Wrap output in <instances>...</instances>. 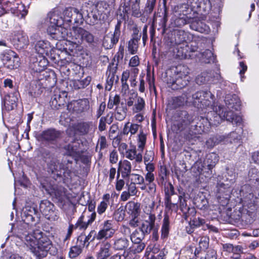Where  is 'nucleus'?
<instances>
[{
    "mask_svg": "<svg viewBox=\"0 0 259 259\" xmlns=\"http://www.w3.org/2000/svg\"><path fill=\"white\" fill-rule=\"evenodd\" d=\"M41 72H40L39 76L37 77V79L31 81L29 86L27 87L26 93L31 98L39 97L45 88L44 84L46 80L41 77ZM42 76H44V74H42Z\"/></svg>",
    "mask_w": 259,
    "mask_h": 259,
    "instance_id": "nucleus-8",
    "label": "nucleus"
},
{
    "mask_svg": "<svg viewBox=\"0 0 259 259\" xmlns=\"http://www.w3.org/2000/svg\"><path fill=\"white\" fill-rule=\"evenodd\" d=\"M120 174L117 173L116 183L115 185V189L117 191H120L125 185V182L123 179H120Z\"/></svg>",
    "mask_w": 259,
    "mask_h": 259,
    "instance_id": "nucleus-63",
    "label": "nucleus"
},
{
    "mask_svg": "<svg viewBox=\"0 0 259 259\" xmlns=\"http://www.w3.org/2000/svg\"><path fill=\"white\" fill-rule=\"evenodd\" d=\"M253 190H256L257 192H255L254 194L243 192V197L241 199L243 206L251 210L255 209L256 207H259V189Z\"/></svg>",
    "mask_w": 259,
    "mask_h": 259,
    "instance_id": "nucleus-11",
    "label": "nucleus"
},
{
    "mask_svg": "<svg viewBox=\"0 0 259 259\" xmlns=\"http://www.w3.org/2000/svg\"><path fill=\"white\" fill-rule=\"evenodd\" d=\"M82 249V248L77 245L72 246L69 251V256L71 258L77 257L81 253Z\"/></svg>",
    "mask_w": 259,
    "mask_h": 259,
    "instance_id": "nucleus-55",
    "label": "nucleus"
},
{
    "mask_svg": "<svg viewBox=\"0 0 259 259\" xmlns=\"http://www.w3.org/2000/svg\"><path fill=\"white\" fill-rule=\"evenodd\" d=\"M156 217L154 214L149 213L147 219L144 220L138 227L146 236L149 235L155 225Z\"/></svg>",
    "mask_w": 259,
    "mask_h": 259,
    "instance_id": "nucleus-22",
    "label": "nucleus"
},
{
    "mask_svg": "<svg viewBox=\"0 0 259 259\" xmlns=\"http://www.w3.org/2000/svg\"><path fill=\"white\" fill-rule=\"evenodd\" d=\"M60 133L55 129H48L38 136V140L41 142L52 143L59 138Z\"/></svg>",
    "mask_w": 259,
    "mask_h": 259,
    "instance_id": "nucleus-24",
    "label": "nucleus"
},
{
    "mask_svg": "<svg viewBox=\"0 0 259 259\" xmlns=\"http://www.w3.org/2000/svg\"><path fill=\"white\" fill-rule=\"evenodd\" d=\"M89 108V103L87 99L73 101L67 105V110L73 113L80 114Z\"/></svg>",
    "mask_w": 259,
    "mask_h": 259,
    "instance_id": "nucleus-15",
    "label": "nucleus"
},
{
    "mask_svg": "<svg viewBox=\"0 0 259 259\" xmlns=\"http://www.w3.org/2000/svg\"><path fill=\"white\" fill-rule=\"evenodd\" d=\"M177 48L174 52L179 59H186L193 58V55L189 52V48L187 44L176 45Z\"/></svg>",
    "mask_w": 259,
    "mask_h": 259,
    "instance_id": "nucleus-32",
    "label": "nucleus"
},
{
    "mask_svg": "<svg viewBox=\"0 0 259 259\" xmlns=\"http://www.w3.org/2000/svg\"><path fill=\"white\" fill-rule=\"evenodd\" d=\"M127 108L126 105L123 102H121L120 105H118L115 108L114 117L118 121H122L125 119L127 115Z\"/></svg>",
    "mask_w": 259,
    "mask_h": 259,
    "instance_id": "nucleus-37",
    "label": "nucleus"
},
{
    "mask_svg": "<svg viewBox=\"0 0 259 259\" xmlns=\"http://www.w3.org/2000/svg\"><path fill=\"white\" fill-rule=\"evenodd\" d=\"M76 245L83 248L84 247H88L89 243L87 241L86 235L81 234L77 238Z\"/></svg>",
    "mask_w": 259,
    "mask_h": 259,
    "instance_id": "nucleus-57",
    "label": "nucleus"
},
{
    "mask_svg": "<svg viewBox=\"0 0 259 259\" xmlns=\"http://www.w3.org/2000/svg\"><path fill=\"white\" fill-rule=\"evenodd\" d=\"M142 152L140 151V153H137L135 147H134L131 149L126 151V157L128 159L133 160H135L138 163H140L142 161Z\"/></svg>",
    "mask_w": 259,
    "mask_h": 259,
    "instance_id": "nucleus-43",
    "label": "nucleus"
},
{
    "mask_svg": "<svg viewBox=\"0 0 259 259\" xmlns=\"http://www.w3.org/2000/svg\"><path fill=\"white\" fill-rule=\"evenodd\" d=\"M111 247V244L109 242H102L97 254L98 259H106L109 257L112 254Z\"/></svg>",
    "mask_w": 259,
    "mask_h": 259,
    "instance_id": "nucleus-34",
    "label": "nucleus"
},
{
    "mask_svg": "<svg viewBox=\"0 0 259 259\" xmlns=\"http://www.w3.org/2000/svg\"><path fill=\"white\" fill-rule=\"evenodd\" d=\"M121 25V21L118 20L115 26V29L113 34L111 36L106 35L103 40V47L107 49H110L116 45L118 40L121 34L120 28Z\"/></svg>",
    "mask_w": 259,
    "mask_h": 259,
    "instance_id": "nucleus-12",
    "label": "nucleus"
},
{
    "mask_svg": "<svg viewBox=\"0 0 259 259\" xmlns=\"http://www.w3.org/2000/svg\"><path fill=\"white\" fill-rule=\"evenodd\" d=\"M72 40L75 44H88L89 45L94 43V36L89 31L77 26H73L71 32Z\"/></svg>",
    "mask_w": 259,
    "mask_h": 259,
    "instance_id": "nucleus-6",
    "label": "nucleus"
},
{
    "mask_svg": "<svg viewBox=\"0 0 259 259\" xmlns=\"http://www.w3.org/2000/svg\"><path fill=\"white\" fill-rule=\"evenodd\" d=\"M179 201H180V208L183 214L186 217H188L189 215V211L191 208L187 206L186 200L185 198H183L182 195H179Z\"/></svg>",
    "mask_w": 259,
    "mask_h": 259,
    "instance_id": "nucleus-49",
    "label": "nucleus"
},
{
    "mask_svg": "<svg viewBox=\"0 0 259 259\" xmlns=\"http://www.w3.org/2000/svg\"><path fill=\"white\" fill-rule=\"evenodd\" d=\"M170 230V218L167 214H165L162 221L161 227V239L162 240H166L168 238Z\"/></svg>",
    "mask_w": 259,
    "mask_h": 259,
    "instance_id": "nucleus-33",
    "label": "nucleus"
},
{
    "mask_svg": "<svg viewBox=\"0 0 259 259\" xmlns=\"http://www.w3.org/2000/svg\"><path fill=\"white\" fill-rule=\"evenodd\" d=\"M205 223L204 219L201 218H195L193 220L190 221L189 225L195 228L202 226L203 228L206 225Z\"/></svg>",
    "mask_w": 259,
    "mask_h": 259,
    "instance_id": "nucleus-54",
    "label": "nucleus"
},
{
    "mask_svg": "<svg viewBox=\"0 0 259 259\" xmlns=\"http://www.w3.org/2000/svg\"><path fill=\"white\" fill-rule=\"evenodd\" d=\"M187 102L185 96L171 97L168 101V107L170 109H176L184 106Z\"/></svg>",
    "mask_w": 259,
    "mask_h": 259,
    "instance_id": "nucleus-30",
    "label": "nucleus"
},
{
    "mask_svg": "<svg viewBox=\"0 0 259 259\" xmlns=\"http://www.w3.org/2000/svg\"><path fill=\"white\" fill-rule=\"evenodd\" d=\"M93 127L92 122H80L77 123L75 129L80 136H85L92 131Z\"/></svg>",
    "mask_w": 259,
    "mask_h": 259,
    "instance_id": "nucleus-35",
    "label": "nucleus"
},
{
    "mask_svg": "<svg viewBox=\"0 0 259 259\" xmlns=\"http://www.w3.org/2000/svg\"><path fill=\"white\" fill-rule=\"evenodd\" d=\"M127 213L131 216L138 217L140 213V204L134 201L128 202L126 205Z\"/></svg>",
    "mask_w": 259,
    "mask_h": 259,
    "instance_id": "nucleus-42",
    "label": "nucleus"
},
{
    "mask_svg": "<svg viewBox=\"0 0 259 259\" xmlns=\"http://www.w3.org/2000/svg\"><path fill=\"white\" fill-rule=\"evenodd\" d=\"M209 121L207 118L203 117H196L194 123L192 124L191 131L189 134H187V140H191L194 138L196 135L202 134L203 133H207L209 131L211 124H215V123H212V119Z\"/></svg>",
    "mask_w": 259,
    "mask_h": 259,
    "instance_id": "nucleus-4",
    "label": "nucleus"
},
{
    "mask_svg": "<svg viewBox=\"0 0 259 259\" xmlns=\"http://www.w3.org/2000/svg\"><path fill=\"white\" fill-rule=\"evenodd\" d=\"M139 47V41L129 40L127 49L130 54L134 55L137 53Z\"/></svg>",
    "mask_w": 259,
    "mask_h": 259,
    "instance_id": "nucleus-59",
    "label": "nucleus"
},
{
    "mask_svg": "<svg viewBox=\"0 0 259 259\" xmlns=\"http://www.w3.org/2000/svg\"><path fill=\"white\" fill-rule=\"evenodd\" d=\"M214 96L209 91H199L192 95L193 103L198 108L212 106Z\"/></svg>",
    "mask_w": 259,
    "mask_h": 259,
    "instance_id": "nucleus-5",
    "label": "nucleus"
},
{
    "mask_svg": "<svg viewBox=\"0 0 259 259\" xmlns=\"http://www.w3.org/2000/svg\"><path fill=\"white\" fill-rule=\"evenodd\" d=\"M63 16L66 27L70 26L72 24L78 26L83 23L82 14L75 8L68 7L66 8L63 12Z\"/></svg>",
    "mask_w": 259,
    "mask_h": 259,
    "instance_id": "nucleus-7",
    "label": "nucleus"
},
{
    "mask_svg": "<svg viewBox=\"0 0 259 259\" xmlns=\"http://www.w3.org/2000/svg\"><path fill=\"white\" fill-rule=\"evenodd\" d=\"M67 92L61 91L59 89H56L50 101L52 108L54 109H58L64 106L67 102Z\"/></svg>",
    "mask_w": 259,
    "mask_h": 259,
    "instance_id": "nucleus-14",
    "label": "nucleus"
},
{
    "mask_svg": "<svg viewBox=\"0 0 259 259\" xmlns=\"http://www.w3.org/2000/svg\"><path fill=\"white\" fill-rule=\"evenodd\" d=\"M48 193L52 197L53 199H56L58 202H63L65 198L66 193L65 189L61 186H51L46 188Z\"/></svg>",
    "mask_w": 259,
    "mask_h": 259,
    "instance_id": "nucleus-21",
    "label": "nucleus"
},
{
    "mask_svg": "<svg viewBox=\"0 0 259 259\" xmlns=\"http://www.w3.org/2000/svg\"><path fill=\"white\" fill-rule=\"evenodd\" d=\"M21 238L30 251L39 258L46 256L52 246L49 238L39 230H34L32 233H23Z\"/></svg>",
    "mask_w": 259,
    "mask_h": 259,
    "instance_id": "nucleus-2",
    "label": "nucleus"
},
{
    "mask_svg": "<svg viewBox=\"0 0 259 259\" xmlns=\"http://www.w3.org/2000/svg\"><path fill=\"white\" fill-rule=\"evenodd\" d=\"M132 11V16L136 17H140L141 16V12L140 9V5H130L128 3H125L123 6V12L124 15L121 14L120 16L122 19L125 20L126 17H128V14L130 11Z\"/></svg>",
    "mask_w": 259,
    "mask_h": 259,
    "instance_id": "nucleus-27",
    "label": "nucleus"
},
{
    "mask_svg": "<svg viewBox=\"0 0 259 259\" xmlns=\"http://www.w3.org/2000/svg\"><path fill=\"white\" fill-rule=\"evenodd\" d=\"M15 56V52L11 50H7L3 51L0 54V59L5 66L10 59H13V56Z\"/></svg>",
    "mask_w": 259,
    "mask_h": 259,
    "instance_id": "nucleus-48",
    "label": "nucleus"
},
{
    "mask_svg": "<svg viewBox=\"0 0 259 259\" xmlns=\"http://www.w3.org/2000/svg\"><path fill=\"white\" fill-rule=\"evenodd\" d=\"M167 21V13L166 10L163 13V17H160L159 24L162 29V33L163 34L166 31V25Z\"/></svg>",
    "mask_w": 259,
    "mask_h": 259,
    "instance_id": "nucleus-62",
    "label": "nucleus"
},
{
    "mask_svg": "<svg viewBox=\"0 0 259 259\" xmlns=\"http://www.w3.org/2000/svg\"><path fill=\"white\" fill-rule=\"evenodd\" d=\"M195 116L187 111H182L180 120L171 126L172 130L177 134L181 133L185 139L187 140V134L191 132L192 124L194 123Z\"/></svg>",
    "mask_w": 259,
    "mask_h": 259,
    "instance_id": "nucleus-3",
    "label": "nucleus"
},
{
    "mask_svg": "<svg viewBox=\"0 0 259 259\" xmlns=\"http://www.w3.org/2000/svg\"><path fill=\"white\" fill-rule=\"evenodd\" d=\"M189 74V69L185 66L177 67L176 76L186 78Z\"/></svg>",
    "mask_w": 259,
    "mask_h": 259,
    "instance_id": "nucleus-58",
    "label": "nucleus"
},
{
    "mask_svg": "<svg viewBox=\"0 0 259 259\" xmlns=\"http://www.w3.org/2000/svg\"><path fill=\"white\" fill-rule=\"evenodd\" d=\"M210 73L203 72L196 77L195 81L197 84L201 85L208 82L210 80Z\"/></svg>",
    "mask_w": 259,
    "mask_h": 259,
    "instance_id": "nucleus-50",
    "label": "nucleus"
},
{
    "mask_svg": "<svg viewBox=\"0 0 259 259\" xmlns=\"http://www.w3.org/2000/svg\"><path fill=\"white\" fill-rule=\"evenodd\" d=\"M132 165L130 161L124 160L120 161L118 163L117 172H121V177L123 179H128L131 175Z\"/></svg>",
    "mask_w": 259,
    "mask_h": 259,
    "instance_id": "nucleus-31",
    "label": "nucleus"
},
{
    "mask_svg": "<svg viewBox=\"0 0 259 259\" xmlns=\"http://www.w3.org/2000/svg\"><path fill=\"white\" fill-rule=\"evenodd\" d=\"M207 165L206 166H203V168H201L200 173L206 172L207 176L205 177H210L212 174V168L214 167L216 162L218 160V157L217 155L214 153H211L208 154L207 156Z\"/></svg>",
    "mask_w": 259,
    "mask_h": 259,
    "instance_id": "nucleus-26",
    "label": "nucleus"
},
{
    "mask_svg": "<svg viewBox=\"0 0 259 259\" xmlns=\"http://www.w3.org/2000/svg\"><path fill=\"white\" fill-rule=\"evenodd\" d=\"M146 235L138 227L131 234L130 239L132 242H140L144 239Z\"/></svg>",
    "mask_w": 259,
    "mask_h": 259,
    "instance_id": "nucleus-45",
    "label": "nucleus"
},
{
    "mask_svg": "<svg viewBox=\"0 0 259 259\" xmlns=\"http://www.w3.org/2000/svg\"><path fill=\"white\" fill-rule=\"evenodd\" d=\"M174 38L172 42L176 45L186 44L187 33L183 30L177 29L173 31Z\"/></svg>",
    "mask_w": 259,
    "mask_h": 259,
    "instance_id": "nucleus-36",
    "label": "nucleus"
},
{
    "mask_svg": "<svg viewBox=\"0 0 259 259\" xmlns=\"http://www.w3.org/2000/svg\"><path fill=\"white\" fill-rule=\"evenodd\" d=\"M59 27L54 25L50 26L47 29L48 33L54 39H58V33L59 32Z\"/></svg>",
    "mask_w": 259,
    "mask_h": 259,
    "instance_id": "nucleus-60",
    "label": "nucleus"
},
{
    "mask_svg": "<svg viewBox=\"0 0 259 259\" xmlns=\"http://www.w3.org/2000/svg\"><path fill=\"white\" fill-rule=\"evenodd\" d=\"M240 137V136L236 132H232L227 136H223V138L221 137L220 138H221V139L220 141H225L230 143H236L239 141Z\"/></svg>",
    "mask_w": 259,
    "mask_h": 259,
    "instance_id": "nucleus-47",
    "label": "nucleus"
},
{
    "mask_svg": "<svg viewBox=\"0 0 259 259\" xmlns=\"http://www.w3.org/2000/svg\"><path fill=\"white\" fill-rule=\"evenodd\" d=\"M192 8L187 4H181L175 6L173 9V15L176 17H182L191 20L190 14Z\"/></svg>",
    "mask_w": 259,
    "mask_h": 259,
    "instance_id": "nucleus-23",
    "label": "nucleus"
},
{
    "mask_svg": "<svg viewBox=\"0 0 259 259\" xmlns=\"http://www.w3.org/2000/svg\"><path fill=\"white\" fill-rule=\"evenodd\" d=\"M145 106V103L143 98L138 97L133 108V111L135 113L141 112L144 109Z\"/></svg>",
    "mask_w": 259,
    "mask_h": 259,
    "instance_id": "nucleus-52",
    "label": "nucleus"
},
{
    "mask_svg": "<svg viewBox=\"0 0 259 259\" xmlns=\"http://www.w3.org/2000/svg\"><path fill=\"white\" fill-rule=\"evenodd\" d=\"M185 78L176 76L175 80L171 83V88L173 90H179L185 87L187 85L188 80Z\"/></svg>",
    "mask_w": 259,
    "mask_h": 259,
    "instance_id": "nucleus-46",
    "label": "nucleus"
},
{
    "mask_svg": "<svg viewBox=\"0 0 259 259\" xmlns=\"http://www.w3.org/2000/svg\"><path fill=\"white\" fill-rule=\"evenodd\" d=\"M229 183L226 184L220 183L218 184L217 197L219 200L223 199L226 200L230 199L232 189Z\"/></svg>",
    "mask_w": 259,
    "mask_h": 259,
    "instance_id": "nucleus-25",
    "label": "nucleus"
},
{
    "mask_svg": "<svg viewBox=\"0 0 259 259\" xmlns=\"http://www.w3.org/2000/svg\"><path fill=\"white\" fill-rule=\"evenodd\" d=\"M164 204L166 208L169 210H172L175 208H177V202H171V198L168 196L167 198H164Z\"/></svg>",
    "mask_w": 259,
    "mask_h": 259,
    "instance_id": "nucleus-64",
    "label": "nucleus"
},
{
    "mask_svg": "<svg viewBox=\"0 0 259 259\" xmlns=\"http://www.w3.org/2000/svg\"><path fill=\"white\" fill-rule=\"evenodd\" d=\"M225 102L229 110L238 111L240 109V99L235 94L227 95L225 97Z\"/></svg>",
    "mask_w": 259,
    "mask_h": 259,
    "instance_id": "nucleus-28",
    "label": "nucleus"
},
{
    "mask_svg": "<svg viewBox=\"0 0 259 259\" xmlns=\"http://www.w3.org/2000/svg\"><path fill=\"white\" fill-rule=\"evenodd\" d=\"M83 220L84 216L82 215L79 217L77 222L74 225L75 229H78L79 230H85L87 229L91 224L88 221L84 222Z\"/></svg>",
    "mask_w": 259,
    "mask_h": 259,
    "instance_id": "nucleus-53",
    "label": "nucleus"
},
{
    "mask_svg": "<svg viewBox=\"0 0 259 259\" xmlns=\"http://www.w3.org/2000/svg\"><path fill=\"white\" fill-rule=\"evenodd\" d=\"M19 61L20 59L16 54V56H13V59H10L5 66L11 70L14 69L19 66Z\"/></svg>",
    "mask_w": 259,
    "mask_h": 259,
    "instance_id": "nucleus-51",
    "label": "nucleus"
},
{
    "mask_svg": "<svg viewBox=\"0 0 259 259\" xmlns=\"http://www.w3.org/2000/svg\"><path fill=\"white\" fill-rule=\"evenodd\" d=\"M39 156L41 158L47 165V171L52 175L54 179L56 180L58 178H61L62 175V170L64 174L69 175L73 169V158H70L63 160L65 167H63V164L60 162L58 155L56 151L46 148H41L39 150ZM68 157V156H66Z\"/></svg>",
    "mask_w": 259,
    "mask_h": 259,
    "instance_id": "nucleus-1",
    "label": "nucleus"
},
{
    "mask_svg": "<svg viewBox=\"0 0 259 259\" xmlns=\"http://www.w3.org/2000/svg\"><path fill=\"white\" fill-rule=\"evenodd\" d=\"M99 20L98 15L95 12H91L88 14V18L87 21L90 25H94L97 23Z\"/></svg>",
    "mask_w": 259,
    "mask_h": 259,
    "instance_id": "nucleus-61",
    "label": "nucleus"
},
{
    "mask_svg": "<svg viewBox=\"0 0 259 259\" xmlns=\"http://www.w3.org/2000/svg\"><path fill=\"white\" fill-rule=\"evenodd\" d=\"M115 232L113 228L112 221H106L103 224V227L97 233V240L107 239L113 236Z\"/></svg>",
    "mask_w": 259,
    "mask_h": 259,
    "instance_id": "nucleus-19",
    "label": "nucleus"
},
{
    "mask_svg": "<svg viewBox=\"0 0 259 259\" xmlns=\"http://www.w3.org/2000/svg\"><path fill=\"white\" fill-rule=\"evenodd\" d=\"M194 205L200 209H204L208 206V201L205 196L202 194H198L195 196L193 199Z\"/></svg>",
    "mask_w": 259,
    "mask_h": 259,
    "instance_id": "nucleus-40",
    "label": "nucleus"
},
{
    "mask_svg": "<svg viewBox=\"0 0 259 259\" xmlns=\"http://www.w3.org/2000/svg\"><path fill=\"white\" fill-rule=\"evenodd\" d=\"M18 93L16 92L14 93L9 94L6 95L4 99L3 103L7 110H12L17 106L18 101Z\"/></svg>",
    "mask_w": 259,
    "mask_h": 259,
    "instance_id": "nucleus-29",
    "label": "nucleus"
},
{
    "mask_svg": "<svg viewBox=\"0 0 259 259\" xmlns=\"http://www.w3.org/2000/svg\"><path fill=\"white\" fill-rule=\"evenodd\" d=\"M247 182L248 185L242 187V192L250 186L253 189H259V170L255 167H251L248 171Z\"/></svg>",
    "mask_w": 259,
    "mask_h": 259,
    "instance_id": "nucleus-16",
    "label": "nucleus"
},
{
    "mask_svg": "<svg viewBox=\"0 0 259 259\" xmlns=\"http://www.w3.org/2000/svg\"><path fill=\"white\" fill-rule=\"evenodd\" d=\"M191 22V20L182 17H176L173 15L171 19V25L172 26L181 27L186 24L189 23Z\"/></svg>",
    "mask_w": 259,
    "mask_h": 259,
    "instance_id": "nucleus-44",
    "label": "nucleus"
},
{
    "mask_svg": "<svg viewBox=\"0 0 259 259\" xmlns=\"http://www.w3.org/2000/svg\"><path fill=\"white\" fill-rule=\"evenodd\" d=\"M190 27V28L195 31L203 33L207 30L208 29V26L204 23L202 21L198 19H194L191 17Z\"/></svg>",
    "mask_w": 259,
    "mask_h": 259,
    "instance_id": "nucleus-38",
    "label": "nucleus"
},
{
    "mask_svg": "<svg viewBox=\"0 0 259 259\" xmlns=\"http://www.w3.org/2000/svg\"><path fill=\"white\" fill-rule=\"evenodd\" d=\"M35 49L37 53L42 56H47L53 60L55 59V56H53L55 50L49 41L42 40L37 41L35 45Z\"/></svg>",
    "mask_w": 259,
    "mask_h": 259,
    "instance_id": "nucleus-13",
    "label": "nucleus"
},
{
    "mask_svg": "<svg viewBox=\"0 0 259 259\" xmlns=\"http://www.w3.org/2000/svg\"><path fill=\"white\" fill-rule=\"evenodd\" d=\"M39 209L45 217L51 221H56L59 218L58 211L56 210L54 205L47 199L41 201Z\"/></svg>",
    "mask_w": 259,
    "mask_h": 259,
    "instance_id": "nucleus-9",
    "label": "nucleus"
},
{
    "mask_svg": "<svg viewBox=\"0 0 259 259\" xmlns=\"http://www.w3.org/2000/svg\"><path fill=\"white\" fill-rule=\"evenodd\" d=\"M12 41L14 45L18 49L24 48L28 45V37L22 31L14 32L12 36Z\"/></svg>",
    "mask_w": 259,
    "mask_h": 259,
    "instance_id": "nucleus-20",
    "label": "nucleus"
},
{
    "mask_svg": "<svg viewBox=\"0 0 259 259\" xmlns=\"http://www.w3.org/2000/svg\"><path fill=\"white\" fill-rule=\"evenodd\" d=\"M215 114L214 118L217 121H219V119L224 118L226 120L232 122L233 124H240L242 122V118L240 116L235 114L232 111H225L223 107L221 106L215 108V112L211 113ZM219 123V121L218 122Z\"/></svg>",
    "mask_w": 259,
    "mask_h": 259,
    "instance_id": "nucleus-10",
    "label": "nucleus"
},
{
    "mask_svg": "<svg viewBox=\"0 0 259 259\" xmlns=\"http://www.w3.org/2000/svg\"><path fill=\"white\" fill-rule=\"evenodd\" d=\"M146 142V136L143 132H141L139 135L138 142V150L141 152L143 151Z\"/></svg>",
    "mask_w": 259,
    "mask_h": 259,
    "instance_id": "nucleus-56",
    "label": "nucleus"
},
{
    "mask_svg": "<svg viewBox=\"0 0 259 259\" xmlns=\"http://www.w3.org/2000/svg\"><path fill=\"white\" fill-rule=\"evenodd\" d=\"M117 63L112 62L110 63L108 67L107 73L108 74L106 80L105 89L107 91H110L114 82L117 83L119 80V77L116 75V72L117 69Z\"/></svg>",
    "mask_w": 259,
    "mask_h": 259,
    "instance_id": "nucleus-18",
    "label": "nucleus"
},
{
    "mask_svg": "<svg viewBox=\"0 0 259 259\" xmlns=\"http://www.w3.org/2000/svg\"><path fill=\"white\" fill-rule=\"evenodd\" d=\"M129 240L124 237L115 239L112 244V247L115 250H125L129 246Z\"/></svg>",
    "mask_w": 259,
    "mask_h": 259,
    "instance_id": "nucleus-39",
    "label": "nucleus"
},
{
    "mask_svg": "<svg viewBox=\"0 0 259 259\" xmlns=\"http://www.w3.org/2000/svg\"><path fill=\"white\" fill-rule=\"evenodd\" d=\"M81 146V145L78 142H74L67 145L65 147L66 151L64 155L72 157L77 163L83 152Z\"/></svg>",
    "mask_w": 259,
    "mask_h": 259,
    "instance_id": "nucleus-17",
    "label": "nucleus"
},
{
    "mask_svg": "<svg viewBox=\"0 0 259 259\" xmlns=\"http://www.w3.org/2000/svg\"><path fill=\"white\" fill-rule=\"evenodd\" d=\"M50 23L57 27H61L63 25H66L64 17L60 16L56 13H50L48 15Z\"/></svg>",
    "mask_w": 259,
    "mask_h": 259,
    "instance_id": "nucleus-41",
    "label": "nucleus"
}]
</instances>
